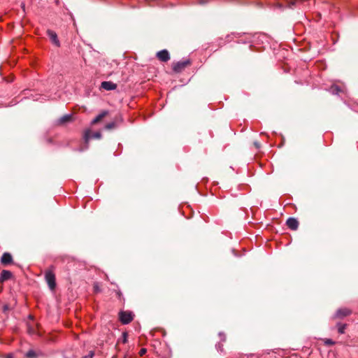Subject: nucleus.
I'll list each match as a JSON object with an SVG mask.
<instances>
[{
    "label": "nucleus",
    "instance_id": "f257e3e1",
    "mask_svg": "<svg viewBox=\"0 0 358 358\" xmlns=\"http://www.w3.org/2000/svg\"><path fill=\"white\" fill-rule=\"evenodd\" d=\"M45 278L51 290L56 287L55 275L52 270H48L45 272Z\"/></svg>",
    "mask_w": 358,
    "mask_h": 358
},
{
    "label": "nucleus",
    "instance_id": "f03ea898",
    "mask_svg": "<svg viewBox=\"0 0 358 358\" xmlns=\"http://www.w3.org/2000/svg\"><path fill=\"white\" fill-rule=\"evenodd\" d=\"M120 320L122 324H127L132 321L134 315L130 311H121L119 314Z\"/></svg>",
    "mask_w": 358,
    "mask_h": 358
},
{
    "label": "nucleus",
    "instance_id": "7ed1b4c3",
    "mask_svg": "<svg viewBox=\"0 0 358 358\" xmlns=\"http://www.w3.org/2000/svg\"><path fill=\"white\" fill-rule=\"evenodd\" d=\"M100 139L101 138V134L99 131L95 132L93 134H91L90 129H87L84 133V140L86 144L88 143L91 138Z\"/></svg>",
    "mask_w": 358,
    "mask_h": 358
},
{
    "label": "nucleus",
    "instance_id": "20e7f679",
    "mask_svg": "<svg viewBox=\"0 0 358 358\" xmlns=\"http://www.w3.org/2000/svg\"><path fill=\"white\" fill-rule=\"evenodd\" d=\"M157 57L162 62H167L170 59L169 53L166 50L159 51L157 53Z\"/></svg>",
    "mask_w": 358,
    "mask_h": 358
},
{
    "label": "nucleus",
    "instance_id": "39448f33",
    "mask_svg": "<svg viewBox=\"0 0 358 358\" xmlns=\"http://www.w3.org/2000/svg\"><path fill=\"white\" fill-rule=\"evenodd\" d=\"M47 34L49 36V38L51 40L52 43H54L57 46H59L60 43L57 38V35L55 31H53L50 29H48L47 31Z\"/></svg>",
    "mask_w": 358,
    "mask_h": 358
},
{
    "label": "nucleus",
    "instance_id": "423d86ee",
    "mask_svg": "<svg viewBox=\"0 0 358 358\" xmlns=\"http://www.w3.org/2000/svg\"><path fill=\"white\" fill-rule=\"evenodd\" d=\"M187 64H189L188 61L177 62L176 64H173V69L176 72H180L184 69L187 66Z\"/></svg>",
    "mask_w": 358,
    "mask_h": 358
},
{
    "label": "nucleus",
    "instance_id": "0eeeda50",
    "mask_svg": "<svg viewBox=\"0 0 358 358\" xmlns=\"http://www.w3.org/2000/svg\"><path fill=\"white\" fill-rule=\"evenodd\" d=\"M286 223L287 227L292 230H296L299 226V222L294 217L288 218Z\"/></svg>",
    "mask_w": 358,
    "mask_h": 358
},
{
    "label": "nucleus",
    "instance_id": "6e6552de",
    "mask_svg": "<svg viewBox=\"0 0 358 358\" xmlns=\"http://www.w3.org/2000/svg\"><path fill=\"white\" fill-rule=\"evenodd\" d=\"M101 86L106 90H113L117 87V85L111 81H103L101 83Z\"/></svg>",
    "mask_w": 358,
    "mask_h": 358
},
{
    "label": "nucleus",
    "instance_id": "1a4fd4ad",
    "mask_svg": "<svg viewBox=\"0 0 358 358\" xmlns=\"http://www.w3.org/2000/svg\"><path fill=\"white\" fill-rule=\"evenodd\" d=\"M351 313V310L347 308H340L336 311V317H343L349 315Z\"/></svg>",
    "mask_w": 358,
    "mask_h": 358
},
{
    "label": "nucleus",
    "instance_id": "9d476101",
    "mask_svg": "<svg viewBox=\"0 0 358 358\" xmlns=\"http://www.w3.org/2000/svg\"><path fill=\"white\" fill-rule=\"evenodd\" d=\"M13 262L12 255L8 252H5L3 254L1 258V262L3 265H7L10 264Z\"/></svg>",
    "mask_w": 358,
    "mask_h": 358
},
{
    "label": "nucleus",
    "instance_id": "9b49d317",
    "mask_svg": "<svg viewBox=\"0 0 358 358\" xmlns=\"http://www.w3.org/2000/svg\"><path fill=\"white\" fill-rule=\"evenodd\" d=\"M12 277V273L8 270H3L0 275V282H3Z\"/></svg>",
    "mask_w": 358,
    "mask_h": 358
},
{
    "label": "nucleus",
    "instance_id": "f8f14e48",
    "mask_svg": "<svg viewBox=\"0 0 358 358\" xmlns=\"http://www.w3.org/2000/svg\"><path fill=\"white\" fill-rule=\"evenodd\" d=\"M108 114V111L104 110L101 112L99 115H97L92 121V124H95L99 122L105 116Z\"/></svg>",
    "mask_w": 358,
    "mask_h": 358
},
{
    "label": "nucleus",
    "instance_id": "ddd939ff",
    "mask_svg": "<svg viewBox=\"0 0 358 358\" xmlns=\"http://www.w3.org/2000/svg\"><path fill=\"white\" fill-rule=\"evenodd\" d=\"M72 115L71 114H67L64 116H62L59 120H58L59 123L62 124H65L66 122H71L72 120Z\"/></svg>",
    "mask_w": 358,
    "mask_h": 358
},
{
    "label": "nucleus",
    "instance_id": "4468645a",
    "mask_svg": "<svg viewBox=\"0 0 358 358\" xmlns=\"http://www.w3.org/2000/svg\"><path fill=\"white\" fill-rule=\"evenodd\" d=\"M38 355L37 354V352H36L33 350H30L26 353V357L27 358H36L38 357Z\"/></svg>",
    "mask_w": 358,
    "mask_h": 358
},
{
    "label": "nucleus",
    "instance_id": "2eb2a0df",
    "mask_svg": "<svg viewBox=\"0 0 358 358\" xmlns=\"http://www.w3.org/2000/svg\"><path fill=\"white\" fill-rule=\"evenodd\" d=\"M331 91L333 94H338L339 92L341 91V90L339 89V87L338 86H332L331 87Z\"/></svg>",
    "mask_w": 358,
    "mask_h": 358
},
{
    "label": "nucleus",
    "instance_id": "dca6fc26",
    "mask_svg": "<svg viewBox=\"0 0 358 358\" xmlns=\"http://www.w3.org/2000/svg\"><path fill=\"white\" fill-rule=\"evenodd\" d=\"M115 127V123L114 122H111V123H108L106 125L105 128L106 129H111L113 128H114Z\"/></svg>",
    "mask_w": 358,
    "mask_h": 358
},
{
    "label": "nucleus",
    "instance_id": "f3484780",
    "mask_svg": "<svg viewBox=\"0 0 358 358\" xmlns=\"http://www.w3.org/2000/svg\"><path fill=\"white\" fill-rule=\"evenodd\" d=\"M345 328V325H341L339 327H338V332L340 334H343L344 333V329Z\"/></svg>",
    "mask_w": 358,
    "mask_h": 358
},
{
    "label": "nucleus",
    "instance_id": "a211bd4d",
    "mask_svg": "<svg viewBox=\"0 0 358 358\" xmlns=\"http://www.w3.org/2000/svg\"><path fill=\"white\" fill-rule=\"evenodd\" d=\"M324 343L327 345H333V344H334V342L332 340H331V339H326Z\"/></svg>",
    "mask_w": 358,
    "mask_h": 358
},
{
    "label": "nucleus",
    "instance_id": "6ab92c4d",
    "mask_svg": "<svg viewBox=\"0 0 358 358\" xmlns=\"http://www.w3.org/2000/svg\"><path fill=\"white\" fill-rule=\"evenodd\" d=\"M145 352H146V349L142 348V349H141L139 354L141 356H143V355L145 354Z\"/></svg>",
    "mask_w": 358,
    "mask_h": 358
},
{
    "label": "nucleus",
    "instance_id": "aec40b11",
    "mask_svg": "<svg viewBox=\"0 0 358 358\" xmlns=\"http://www.w3.org/2000/svg\"><path fill=\"white\" fill-rule=\"evenodd\" d=\"M94 352L91 351V352H90L89 355H88V357H89V358H92V357H94Z\"/></svg>",
    "mask_w": 358,
    "mask_h": 358
},
{
    "label": "nucleus",
    "instance_id": "412c9836",
    "mask_svg": "<svg viewBox=\"0 0 358 358\" xmlns=\"http://www.w3.org/2000/svg\"><path fill=\"white\" fill-rule=\"evenodd\" d=\"M158 0H145V1L148 3V4H150L152 1H157Z\"/></svg>",
    "mask_w": 358,
    "mask_h": 358
},
{
    "label": "nucleus",
    "instance_id": "4be33fe9",
    "mask_svg": "<svg viewBox=\"0 0 358 358\" xmlns=\"http://www.w3.org/2000/svg\"><path fill=\"white\" fill-rule=\"evenodd\" d=\"M126 336H127V334L126 333H124V342H126Z\"/></svg>",
    "mask_w": 358,
    "mask_h": 358
},
{
    "label": "nucleus",
    "instance_id": "5701e85b",
    "mask_svg": "<svg viewBox=\"0 0 358 358\" xmlns=\"http://www.w3.org/2000/svg\"><path fill=\"white\" fill-rule=\"evenodd\" d=\"M201 4H203V3H205L206 1H204V0H200V2H199Z\"/></svg>",
    "mask_w": 358,
    "mask_h": 358
},
{
    "label": "nucleus",
    "instance_id": "b1692460",
    "mask_svg": "<svg viewBox=\"0 0 358 358\" xmlns=\"http://www.w3.org/2000/svg\"><path fill=\"white\" fill-rule=\"evenodd\" d=\"M94 289H95V290H96V291H97V290H98V287H97V286H96V285H95V286H94Z\"/></svg>",
    "mask_w": 358,
    "mask_h": 358
},
{
    "label": "nucleus",
    "instance_id": "393cba45",
    "mask_svg": "<svg viewBox=\"0 0 358 358\" xmlns=\"http://www.w3.org/2000/svg\"><path fill=\"white\" fill-rule=\"evenodd\" d=\"M10 358V357H9Z\"/></svg>",
    "mask_w": 358,
    "mask_h": 358
}]
</instances>
